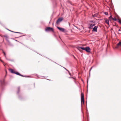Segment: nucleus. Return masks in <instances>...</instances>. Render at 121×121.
Instances as JSON below:
<instances>
[{
	"instance_id": "obj_12",
	"label": "nucleus",
	"mask_w": 121,
	"mask_h": 121,
	"mask_svg": "<svg viewBox=\"0 0 121 121\" xmlns=\"http://www.w3.org/2000/svg\"><path fill=\"white\" fill-rule=\"evenodd\" d=\"M3 36L4 37H5V39L7 40L8 39V36L7 35H4V36Z\"/></svg>"
},
{
	"instance_id": "obj_5",
	"label": "nucleus",
	"mask_w": 121,
	"mask_h": 121,
	"mask_svg": "<svg viewBox=\"0 0 121 121\" xmlns=\"http://www.w3.org/2000/svg\"><path fill=\"white\" fill-rule=\"evenodd\" d=\"M62 20L63 18H59L56 22V24H58L60 23Z\"/></svg>"
},
{
	"instance_id": "obj_16",
	"label": "nucleus",
	"mask_w": 121,
	"mask_h": 121,
	"mask_svg": "<svg viewBox=\"0 0 121 121\" xmlns=\"http://www.w3.org/2000/svg\"><path fill=\"white\" fill-rule=\"evenodd\" d=\"M2 51H3V53L4 54V56H5V57H6V54H5V52L3 51V50H2Z\"/></svg>"
},
{
	"instance_id": "obj_14",
	"label": "nucleus",
	"mask_w": 121,
	"mask_h": 121,
	"mask_svg": "<svg viewBox=\"0 0 121 121\" xmlns=\"http://www.w3.org/2000/svg\"><path fill=\"white\" fill-rule=\"evenodd\" d=\"M104 13L106 15H107L108 14V13L107 12H105Z\"/></svg>"
},
{
	"instance_id": "obj_7",
	"label": "nucleus",
	"mask_w": 121,
	"mask_h": 121,
	"mask_svg": "<svg viewBox=\"0 0 121 121\" xmlns=\"http://www.w3.org/2000/svg\"><path fill=\"white\" fill-rule=\"evenodd\" d=\"M119 47H121V42H119L117 44L116 48H118Z\"/></svg>"
},
{
	"instance_id": "obj_11",
	"label": "nucleus",
	"mask_w": 121,
	"mask_h": 121,
	"mask_svg": "<svg viewBox=\"0 0 121 121\" xmlns=\"http://www.w3.org/2000/svg\"><path fill=\"white\" fill-rule=\"evenodd\" d=\"M95 25V24H91L90 27H89L90 29H92L93 26H94Z\"/></svg>"
},
{
	"instance_id": "obj_6",
	"label": "nucleus",
	"mask_w": 121,
	"mask_h": 121,
	"mask_svg": "<svg viewBox=\"0 0 121 121\" xmlns=\"http://www.w3.org/2000/svg\"><path fill=\"white\" fill-rule=\"evenodd\" d=\"M57 28L60 31H62L63 32H65V29L64 28L60 27H57Z\"/></svg>"
},
{
	"instance_id": "obj_15",
	"label": "nucleus",
	"mask_w": 121,
	"mask_h": 121,
	"mask_svg": "<svg viewBox=\"0 0 121 121\" xmlns=\"http://www.w3.org/2000/svg\"><path fill=\"white\" fill-rule=\"evenodd\" d=\"M112 16H111L109 17V20H110L111 19H112Z\"/></svg>"
},
{
	"instance_id": "obj_20",
	"label": "nucleus",
	"mask_w": 121,
	"mask_h": 121,
	"mask_svg": "<svg viewBox=\"0 0 121 121\" xmlns=\"http://www.w3.org/2000/svg\"><path fill=\"white\" fill-rule=\"evenodd\" d=\"M120 30H120V29H119L118 30V31H120Z\"/></svg>"
},
{
	"instance_id": "obj_18",
	"label": "nucleus",
	"mask_w": 121,
	"mask_h": 121,
	"mask_svg": "<svg viewBox=\"0 0 121 121\" xmlns=\"http://www.w3.org/2000/svg\"><path fill=\"white\" fill-rule=\"evenodd\" d=\"M12 31V32H14V33H19L18 32H13V31Z\"/></svg>"
},
{
	"instance_id": "obj_1",
	"label": "nucleus",
	"mask_w": 121,
	"mask_h": 121,
	"mask_svg": "<svg viewBox=\"0 0 121 121\" xmlns=\"http://www.w3.org/2000/svg\"><path fill=\"white\" fill-rule=\"evenodd\" d=\"M77 49L81 52L82 51L81 50H85L88 52H90L91 49L90 48L88 47L84 48L83 47H77Z\"/></svg>"
},
{
	"instance_id": "obj_19",
	"label": "nucleus",
	"mask_w": 121,
	"mask_h": 121,
	"mask_svg": "<svg viewBox=\"0 0 121 121\" xmlns=\"http://www.w3.org/2000/svg\"><path fill=\"white\" fill-rule=\"evenodd\" d=\"M69 74H70V75H71V74H70V73H69Z\"/></svg>"
},
{
	"instance_id": "obj_17",
	"label": "nucleus",
	"mask_w": 121,
	"mask_h": 121,
	"mask_svg": "<svg viewBox=\"0 0 121 121\" xmlns=\"http://www.w3.org/2000/svg\"><path fill=\"white\" fill-rule=\"evenodd\" d=\"M121 24V20H119L118 21Z\"/></svg>"
},
{
	"instance_id": "obj_9",
	"label": "nucleus",
	"mask_w": 121,
	"mask_h": 121,
	"mask_svg": "<svg viewBox=\"0 0 121 121\" xmlns=\"http://www.w3.org/2000/svg\"><path fill=\"white\" fill-rule=\"evenodd\" d=\"M104 20L105 21V22L108 25H109V21L106 18H105Z\"/></svg>"
},
{
	"instance_id": "obj_21",
	"label": "nucleus",
	"mask_w": 121,
	"mask_h": 121,
	"mask_svg": "<svg viewBox=\"0 0 121 121\" xmlns=\"http://www.w3.org/2000/svg\"><path fill=\"white\" fill-rule=\"evenodd\" d=\"M116 26V27H118V26Z\"/></svg>"
},
{
	"instance_id": "obj_13",
	"label": "nucleus",
	"mask_w": 121,
	"mask_h": 121,
	"mask_svg": "<svg viewBox=\"0 0 121 121\" xmlns=\"http://www.w3.org/2000/svg\"><path fill=\"white\" fill-rule=\"evenodd\" d=\"M112 19L115 21H116L117 20V19H116L115 17H114V18H112Z\"/></svg>"
},
{
	"instance_id": "obj_8",
	"label": "nucleus",
	"mask_w": 121,
	"mask_h": 121,
	"mask_svg": "<svg viewBox=\"0 0 121 121\" xmlns=\"http://www.w3.org/2000/svg\"><path fill=\"white\" fill-rule=\"evenodd\" d=\"M1 84L2 85L4 84V80H2L0 81Z\"/></svg>"
},
{
	"instance_id": "obj_23",
	"label": "nucleus",
	"mask_w": 121,
	"mask_h": 121,
	"mask_svg": "<svg viewBox=\"0 0 121 121\" xmlns=\"http://www.w3.org/2000/svg\"><path fill=\"white\" fill-rule=\"evenodd\" d=\"M0 36H1V37H2V36L1 35H0Z\"/></svg>"
},
{
	"instance_id": "obj_3",
	"label": "nucleus",
	"mask_w": 121,
	"mask_h": 121,
	"mask_svg": "<svg viewBox=\"0 0 121 121\" xmlns=\"http://www.w3.org/2000/svg\"><path fill=\"white\" fill-rule=\"evenodd\" d=\"M81 101L82 103H83L84 104V95L82 93H81Z\"/></svg>"
},
{
	"instance_id": "obj_22",
	"label": "nucleus",
	"mask_w": 121,
	"mask_h": 121,
	"mask_svg": "<svg viewBox=\"0 0 121 121\" xmlns=\"http://www.w3.org/2000/svg\"><path fill=\"white\" fill-rule=\"evenodd\" d=\"M93 17H94L95 16L94 15H93Z\"/></svg>"
},
{
	"instance_id": "obj_10",
	"label": "nucleus",
	"mask_w": 121,
	"mask_h": 121,
	"mask_svg": "<svg viewBox=\"0 0 121 121\" xmlns=\"http://www.w3.org/2000/svg\"><path fill=\"white\" fill-rule=\"evenodd\" d=\"M98 28V26H95L93 28V30L95 31H97V30Z\"/></svg>"
},
{
	"instance_id": "obj_4",
	"label": "nucleus",
	"mask_w": 121,
	"mask_h": 121,
	"mask_svg": "<svg viewBox=\"0 0 121 121\" xmlns=\"http://www.w3.org/2000/svg\"><path fill=\"white\" fill-rule=\"evenodd\" d=\"M45 30L46 31H53V29L52 28L47 27L46 28Z\"/></svg>"
},
{
	"instance_id": "obj_2",
	"label": "nucleus",
	"mask_w": 121,
	"mask_h": 121,
	"mask_svg": "<svg viewBox=\"0 0 121 121\" xmlns=\"http://www.w3.org/2000/svg\"><path fill=\"white\" fill-rule=\"evenodd\" d=\"M9 71L12 73L15 74L17 75H19L23 77H24L23 76L20 74L18 72H16L14 70L12 69H9Z\"/></svg>"
}]
</instances>
